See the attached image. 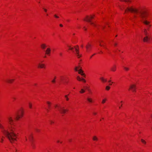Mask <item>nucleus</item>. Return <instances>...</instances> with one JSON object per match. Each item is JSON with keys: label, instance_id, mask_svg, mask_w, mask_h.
Segmentation results:
<instances>
[{"label": "nucleus", "instance_id": "nucleus-23", "mask_svg": "<svg viewBox=\"0 0 152 152\" xmlns=\"http://www.w3.org/2000/svg\"><path fill=\"white\" fill-rule=\"evenodd\" d=\"M144 33L147 36V30L146 29H145L144 31Z\"/></svg>", "mask_w": 152, "mask_h": 152}, {"label": "nucleus", "instance_id": "nucleus-25", "mask_svg": "<svg viewBox=\"0 0 152 152\" xmlns=\"http://www.w3.org/2000/svg\"><path fill=\"white\" fill-rule=\"evenodd\" d=\"M77 80L79 81H81L82 79H81V78L79 76H78L77 77Z\"/></svg>", "mask_w": 152, "mask_h": 152}, {"label": "nucleus", "instance_id": "nucleus-26", "mask_svg": "<svg viewBox=\"0 0 152 152\" xmlns=\"http://www.w3.org/2000/svg\"><path fill=\"white\" fill-rule=\"evenodd\" d=\"M110 88V87L108 86H107L106 87V89L107 90H109Z\"/></svg>", "mask_w": 152, "mask_h": 152}, {"label": "nucleus", "instance_id": "nucleus-4", "mask_svg": "<svg viewBox=\"0 0 152 152\" xmlns=\"http://www.w3.org/2000/svg\"><path fill=\"white\" fill-rule=\"evenodd\" d=\"M94 18V17L92 16H91L90 17L87 16L86 17V19H84V20L86 21L87 22H89L90 23V24L92 25L96 26V25L94 24L93 23L91 22V19H92Z\"/></svg>", "mask_w": 152, "mask_h": 152}, {"label": "nucleus", "instance_id": "nucleus-31", "mask_svg": "<svg viewBox=\"0 0 152 152\" xmlns=\"http://www.w3.org/2000/svg\"><path fill=\"white\" fill-rule=\"evenodd\" d=\"M47 103L48 104L49 107V108L50 106V102H47Z\"/></svg>", "mask_w": 152, "mask_h": 152}, {"label": "nucleus", "instance_id": "nucleus-41", "mask_svg": "<svg viewBox=\"0 0 152 152\" xmlns=\"http://www.w3.org/2000/svg\"><path fill=\"white\" fill-rule=\"evenodd\" d=\"M117 45V44L116 43H115L114 44V45L115 46H116Z\"/></svg>", "mask_w": 152, "mask_h": 152}, {"label": "nucleus", "instance_id": "nucleus-52", "mask_svg": "<svg viewBox=\"0 0 152 152\" xmlns=\"http://www.w3.org/2000/svg\"><path fill=\"white\" fill-rule=\"evenodd\" d=\"M68 98L67 97V100H68Z\"/></svg>", "mask_w": 152, "mask_h": 152}, {"label": "nucleus", "instance_id": "nucleus-42", "mask_svg": "<svg viewBox=\"0 0 152 152\" xmlns=\"http://www.w3.org/2000/svg\"><path fill=\"white\" fill-rule=\"evenodd\" d=\"M122 106V104H121V105H120V106L119 107V108L120 109L121 108V107Z\"/></svg>", "mask_w": 152, "mask_h": 152}, {"label": "nucleus", "instance_id": "nucleus-36", "mask_svg": "<svg viewBox=\"0 0 152 152\" xmlns=\"http://www.w3.org/2000/svg\"><path fill=\"white\" fill-rule=\"evenodd\" d=\"M54 17H56V18H59V17L58 16H57L56 15H54Z\"/></svg>", "mask_w": 152, "mask_h": 152}, {"label": "nucleus", "instance_id": "nucleus-44", "mask_svg": "<svg viewBox=\"0 0 152 152\" xmlns=\"http://www.w3.org/2000/svg\"><path fill=\"white\" fill-rule=\"evenodd\" d=\"M84 28V30H86V28H85V27H84V28Z\"/></svg>", "mask_w": 152, "mask_h": 152}, {"label": "nucleus", "instance_id": "nucleus-48", "mask_svg": "<svg viewBox=\"0 0 152 152\" xmlns=\"http://www.w3.org/2000/svg\"><path fill=\"white\" fill-rule=\"evenodd\" d=\"M13 99H15V98H14H14H13Z\"/></svg>", "mask_w": 152, "mask_h": 152}, {"label": "nucleus", "instance_id": "nucleus-55", "mask_svg": "<svg viewBox=\"0 0 152 152\" xmlns=\"http://www.w3.org/2000/svg\"><path fill=\"white\" fill-rule=\"evenodd\" d=\"M95 55V54H93V55H92V56H93V55Z\"/></svg>", "mask_w": 152, "mask_h": 152}, {"label": "nucleus", "instance_id": "nucleus-17", "mask_svg": "<svg viewBox=\"0 0 152 152\" xmlns=\"http://www.w3.org/2000/svg\"><path fill=\"white\" fill-rule=\"evenodd\" d=\"M93 139L94 141H97L98 140V138L96 136H94L93 137Z\"/></svg>", "mask_w": 152, "mask_h": 152}, {"label": "nucleus", "instance_id": "nucleus-3", "mask_svg": "<svg viewBox=\"0 0 152 152\" xmlns=\"http://www.w3.org/2000/svg\"><path fill=\"white\" fill-rule=\"evenodd\" d=\"M23 111L22 110H20L15 115V118L17 120H18L20 118H21L23 115Z\"/></svg>", "mask_w": 152, "mask_h": 152}, {"label": "nucleus", "instance_id": "nucleus-56", "mask_svg": "<svg viewBox=\"0 0 152 152\" xmlns=\"http://www.w3.org/2000/svg\"><path fill=\"white\" fill-rule=\"evenodd\" d=\"M95 55V54H93V55H92V56H93V55Z\"/></svg>", "mask_w": 152, "mask_h": 152}, {"label": "nucleus", "instance_id": "nucleus-51", "mask_svg": "<svg viewBox=\"0 0 152 152\" xmlns=\"http://www.w3.org/2000/svg\"><path fill=\"white\" fill-rule=\"evenodd\" d=\"M85 88H86V89H87V87H86Z\"/></svg>", "mask_w": 152, "mask_h": 152}, {"label": "nucleus", "instance_id": "nucleus-24", "mask_svg": "<svg viewBox=\"0 0 152 152\" xmlns=\"http://www.w3.org/2000/svg\"><path fill=\"white\" fill-rule=\"evenodd\" d=\"M56 77H54V79H53V80H52L51 82H52V83H55V82H56L55 79H56Z\"/></svg>", "mask_w": 152, "mask_h": 152}, {"label": "nucleus", "instance_id": "nucleus-46", "mask_svg": "<svg viewBox=\"0 0 152 152\" xmlns=\"http://www.w3.org/2000/svg\"><path fill=\"white\" fill-rule=\"evenodd\" d=\"M57 142H59V140H58V141H57Z\"/></svg>", "mask_w": 152, "mask_h": 152}, {"label": "nucleus", "instance_id": "nucleus-10", "mask_svg": "<svg viewBox=\"0 0 152 152\" xmlns=\"http://www.w3.org/2000/svg\"><path fill=\"white\" fill-rule=\"evenodd\" d=\"M59 111H60L61 114L62 115V116H63L64 114L66 112V111L65 110L61 108L59 110Z\"/></svg>", "mask_w": 152, "mask_h": 152}, {"label": "nucleus", "instance_id": "nucleus-19", "mask_svg": "<svg viewBox=\"0 0 152 152\" xmlns=\"http://www.w3.org/2000/svg\"><path fill=\"white\" fill-rule=\"evenodd\" d=\"M87 100L90 102H92V100L91 98H88L87 99Z\"/></svg>", "mask_w": 152, "mask_h": 152}, {"label": "nucleus", "instance_id": "nucleus-38", "mask_svg": "<svg viewBox=\"0 0 152 152\" xmlns=\"http://www.w3.org/2000/svg\"><path fill=\"white\" fill-rule=\"evenodd\" d=\"M59 26H60V27H62L63 26V25H62V24H60Z\"/></svg>", "mask_w": 152, "mask_h": 152}, {"label": "nucleus", "instance_id": "nucleus-20", "mask_svg": "<svg viewBox=\"0 0 152 152\" xmlns=\"http://www.w3.org/2000/svg\"><path fill=\"white\" fill-rule=\"evenodd\" d=\"M85 91L83 89H81V91H80V92L81 93H84Z\"/></svg>", "mask_w": 152, "mask_h": 152}, {"label": "nucleus", "instance_id": "nucleus-49", "mask_svg": "<svg viewBox=\"0 0 152 152\" xmlns=\"http://www.w3.org/2000/svg\"><path fill=\"white\" fill-rule=\"evenodd\" d=\"M26 140H27V138H26Z\"/></svg>", "mask_w": 152, "mask_h": 152}, {"label": "nucleus", "instance_id": "nucleus-1", "mask_svg": "<svg viewBox=\"0 0 152 152\" xmlns=\"http://www.w3.org/2000/svg\"><path fill=\"white\" fill-rule=\"evenodd\" d=\"M7 118V123L4 124V126L0 123V129L4 135L12 143L16 140L17 136L15 133L16 129L12 117L8 116Z\"/></svg>", "mask_w": 152, "mask_h": 152}, {"label": "nucleus", "instance_id": "nucleus-57", "mask_svg": "<svg viewBox=\"0 0 152 152\" xmlns=\"http://www.w3.org/2000/svg\"><path fill=\"white\" fill-rule=\"evenodd\" d=\"M65 96L66 97V96Z\"/></svg>", "mask_w": 152, "mask_h": 152}, {"label": "nucleus", "instance_id": "nucleus-29", "mask_svg": "<svg viewBox=\"0 0 152 152\" xmlns=\"http://www.w3.org/2000/svg\"><path fill=\"white\" fill-rule=\"evenodd\" d=\"M106 99H103L102 101V104H104L105 102L106 101Z\"/></svg>", "mask_w": 152, "mask_h": 152}, {"label": "nucleus", "instance_id": "nucleus-11", "mask_svg": "<svg viewBox=\"0 0 152 152\" xmlns=\"http://www.w3.org/2000/svg\"><path fill=\"white\" fill-rule=\"evenodd\" d=\"M91 47V45L89 43H88V44L86 46V48L87 51L89 50L90 49Z\"/></svg>", "mask_w": 152, "mask_h": 152}, {"label": "nucleus", "instance_id": "nucleus-15", "mask_svg": "<svg viewBox=\"0 0 152 152\" xmlns=\"http://www.w3.org/2000/svg\"><path fill=\"white\" fill-rule=\"evenodd\" d=\"M116 66H114L112 67L111 68V70L112 71L114 72L116 70Z\"/></svg>", "mask_w": 152, "mask_h": 152}, {"label": "nucleus", "instance_id": "nucleus-28", "mask_svg": "<svg viewBox=\"0 0 152 152\" xmlns=\"http://www.w3.org/2000/svg\"><path fill=\"white\" fill-rule=\"evenodd\" d=\"M67 47H69V50H72L73 49V48H71V47H70V46H68L67 45Z\"/></svg>", "mask_w": 152, "mask_h": 152}, {"label": "nucleus", "instance_id": "nucleus-13", "mask_svg": "<svg viewBox=\"0 0 152 152\" xmlns=\"http://www.w3.org/2000/svg\"><path fill=\"white\" fill-rule=\"evenodd\" d=\"M100 80L103 83L106 82H107V80L106 79H105L103 77H101L100 78Z\"/></svg>", "mask_w": 152, "mask_h": 152}, {"label": "nucleus", "instance_id": "nucleus-50", "mask_svg": "<svg viewBox=\"0 0 152 152\" xmlns=\"http://www.w3.org/2000/svg\"><path fill=\"white\" fill-rule=\"evenodd\" d=\"M122 102H123V101H121V103H122Z\"/></svg>", "mask_w": 152, "mask_h": 152}, {"label": "nucleus", "instance_id": "nucleus-35", "mask_svg": "<svg viewBox=\"0 0 152 152\" xmlns=\"http://www.w3.org/2000/svg\"><path fill=\"white\" fill-rule=\"evenodd\" d=\"M43 10H44V11L45 12H46L47 11V10L46 9H45L44 8H43Z\"/></svg>", "mask_w": 152, "mask_h": 152}, {"label": "nucleus", "instance_id": "nucleus-8", "mask_svg": "<svg viewBox=\"0 0 152 152\" xmlns=\"http://www.w3.org/2000/svg\"><path fill=\"white\" fill-rule=\"evenodd\" d=\"M38 67L40 68H45V66L44 64L39 63L38 64Z\"/></svg>", "mask_w": 152, "mask_h": 152}, {"label": "nucleus", "instance_id": "nucleus-32", "mask_svg": "<svg viewBox=\"0 0 152 152\" xmlns=\"http://www.w3.org/2000/svg\"><path fill=\"white\" fill-rule=\"evenodd\" d=\"M49 121H50V124H53L54 123V122L53 121H52V120H50Z\"/></svg>", "mask_w": 152, "mask_h": 152}, {"label": "nucleus", "instance_id": "nucleus-12", "mask_svg": "<svg viewBox=\"0 0 152 152\" xmlns=\"http://www.w3.org/2000/svg\"><path fill=\"white\" fill-rule=\"evenodd\" d=\"M149 39V38H148V36H146L145 37L143 38V40L144 42H147L148 41V40Z\"/></svg>", "mask_w": 152, "mask_h": 152}, {"label": "nucleus", "instance_id": "nucleus-45", "mask_svg": "<svg viewBox=\"0 0 152 152\" xmlns=\"http://www.w3.org/2000/svg\"><path fill=\"white\" fill-rule=\"evenodd\" d=\"M81 47L82 48H83V45H81Z\"/></svg>", "mask_w": 152, "mask_h": 152}, {"label": "nucleus", "instance_id": "nucleus-18", "mask_svg": "<svg viewBox=\"0 0 152 152\" xmlns=\"http://www.w3.org/2000/svg\"><path fill=\"white\" fill-rule=\"evenodd\" d=\"M41 48L43 49H45L46 47V45L45 44H42L41 45Z\"/></svg>", "mask_w": 152, "mask_h": 152}, {"label": "nucleus", "instance_id": "nucleus-30", "mask_svg": "<svg viewBox=\"0 0 152 152\" xmlns=\"http://www.w3.org/2000/svg\"><path fill=\"white\" fill-rule=\"evenodd\" d=\"M32 104L31 103H29V107H30V108H31L32 107Z\"/></svg>", "mask_w": 152, "mask_h": 152}, {"label": "nucleus", "instance_id": "nucleus-34", "mask_svg": "<svg viewBox=\"0 0 152 152\" xmlns=\"http://www.w3.org/2000/svg\"><path fill=\"white\" fill-rule=\"evenodd\" d=\"M99 45H100V46L103 47H104V48H106V49H107L106 47H104V45H101V44H100Z\"/></svg>", "mask_w": 152, "mask_h": 152}, {"label": "nucleus", "instance_id": "nucleus-39", "mask_svg": "<svg viewBox=\"0 0 152 152\" xmlns=\"http://www.w3.org/2000/svg\"><path fill=\"white\" fill-rule=\"evenodd\" d=\"M93 114H94L95 115H96V113H95V112H94L93 113Z\"/></svg>", "mask_w": 152, "mask_h": 152}, {"label": "nucleus", "instance_id": "nucleus-33", "mask_svg": "<svg viewBox=\"0 0 152 152\" xmlns=\"http://www.w3.org/2000/svg\"><path fill=\"white\" fill-rule=\"evenodd\" d=\"M124 1L126 2H130L131 1L130 0H124Z\"/></svg>", "mask_w": 152, "mask_h": 152}, {"label": "nucleus", "instance_id": "nucleus-47", "mask_svg": "<svg viewBox=\"0 0 152 152\" xmlns=\"http://www.w3.org/2000/svg\"><path fill=\"white\" fill-rule=\"evenodd\" d=\"M111 82V80H109V81H108V82Z\"/></svg>", "mask_w": 152, "mask_h": 152}, {"label": "nucleus", "instance_id": "nucleus-21", "mask_svg": "<svg viewBox=\"0 0 152 152\" xmlns=\"http://www.w3.org/2000/svg\"><path fill=\"white\" fill-rule=\"evenodd\" d=\"M32 138H33V137H32V136H31V135H29V139L30 141L31 142L32 141Z\"/></svg>", "mask_w": 152, "mask_h": 152}, {"label": "nucleus", "instance_id": "nucleus-16", "mask_svg": "<svg viewBox=\"0 0 152 152\" xmlns=\"http://www.w3.org/2000/svg\"><path fill=\"white\" fill-rule=\"evenodd\" d=\"M143 23L146 25H148L150 22L147 20H144L142 21Z\"/></svg>", "mask_w": 152, "mask_h": 152}, {"label": "nucleus", "instance_id": "nucleus-5", "mask_svg": "<svg viewBox=\"0 0 152 152\" xmlns=\"http://www.w3.org/2000/svg\"><path fill=\"white\" fill-rule=\"evenodd\" d=\"M75 70L76 71H78V73L84 76L85 75L83 73V71L80 69V67H76Z\"/></svg>", "mask_w": 152, "mask_h": 152}, {"label": "nucleus", "instance_id": "nucleus-54", "mask_svg": "<svg viewBox=\"0 0 152 152\" xmlns=\"http://www.w3.org/2000/svg\"><path fill=\"white\" fill-rule=\"evenodd\" d=\"M102 28H104V27H102Z\"/></svg>", "mask_w": 152, "mask_h": 152}, {"label": "nucleus", "instance_id": "nucleus-2", "mask_svg": "<svg viewBox=\"0 0 152 152\" xmlns=\"http://www.w3.org/2000/svg\"><path fill=\"white\" fill-rule=\"evenodd\" d=\"M127 11L134 13L139 12L140 14V17L142 18H145L146 17L147 15L146 12L145 11L142 10L138 11L137 9H134L132 7H127L126 9L125 10V12Z\"/></svg>", "mask_w": 152, "mask_h": 152}, {"label": "nucleus", "instance_id": "nucleus-58", "mask_svg": "<svg viewBox=\"0 0 152 152\" xmlns=\"http://www.w3.org/2000/svg\"><path fill=\"white\" fill-rule=\"evenodd\" d=\"M93 56H91V58Z\"/></svg>", "mask_w": 152, "mask_h": 152}, {"label": "nucleus", "instance_id": "nucleus-37", "mask_svg": "<svg viewBox=\"0 0 152 152\" xmlns=\"http://www.w3.org/2000/svg\"><path fill=\"white\" fill-rule=\"evenodd\" d=\"M82 80H83L84 82H85L86 81L84 79H82Z\"/></svg>", "mask_w": 152, "mask_h": 152}, {"label": "nucleus", "instance_id": "nucleus-40", "mask_svg": "<svg viewBox=\"0 0 152 152\" xmlns=\"http://www.w3.org/2000/svg\"><path fill=\"white\" fill-rule=\"evenodd\" d=\"M36 131L37 132H39V129H36Z\"/></svg>", "mask_w": 152, "mask_h": 152}, {"label": "nucleus", "instance_id": "nucleus-43", "mask_svg": "<svg viewBox=\"0 0 152 152\" xmlns=\"http://www.w3.org/2000/svg\"><path fill=\"white\" fill-rule=\"evenodd\" d=\"M3 141V139H2L1 140V142H2V141Z\"/></svg>", "mask_w": 152, "mask_h": 152}, {"label": "nucleus", "instance_id": "nucleus-7", "mask_svg": "<svg viewBox=\"0 0 152 152\" xmlns=\"http://www.w3.org/2000/svg\"><path fill=\"white\" fill-rule=\"evenodd\" d=\"M131 89L133 92L136 91V86L135 85H132L130 87L129 90Z\"/></svg>", "mask_w": 152, "mask_h": 152}, {"label": "nucleus", "instance_id": "nucleus-27", "mask_svg": "<svg viewBox=\"0 0 152 152\" xmlns=\"http://www.w3.org/2000/svg\"><path fill=\"white\" fill-rule=\"evenodd\" d=\"M124 68L126 71H128L129 69V68L126 67H124Z\"/></svg>", "mask_w": 152, "mask_h": 152}, {"label": "nucleus", "instance_id": "nucleus-9", "mask_svg": "<svg viewBox=\"0 0 152 152\" xmlns=\"http://www.w3.org/2000/svg\"><path fill=\"white\" fill-rule=\"evenodd\" d=\"M51 52V49H50L48 48L46 51H45V52L46 53V54L49 55Z\"/></svg>", "mask_w": 152, "mask_h": 152}, {"label": "nucleus", "instance_id": "nucleus-14", "mask_svg": "<svg viewBox=\"0 0 152 152\" xmlns=\"http://www.w3.org/2000/svg\"><path fill=\"white\" fill-rule=\"evenodd\" d=\"M14 80L13 79H8L7 80V81L9 83H11Z\"/></svg>", "mask_w": 152, "mask_h": 152}, {"label": "nucleus", "instance_id": "nucleus-53", "mask_svg": "<svg viewBox=\"0 0 152 152\" xmlns=\"http://www.w3.org/2000/svg\"><path fill=\"white\" fill-rule=\"evenodd\" d=\"M47 111H48L49 110H48V109H47Z\"/></svg>", "mask_w": 152, "mask_h": 152}, {"label": "nucleus", "instance_id": "nucleus-22", "mask_svg": "<svg viewBox=\"0 0 152 152\" xmlns=\"http://www.w3.org/2000/svg\"><path fill=\"white\" fill-rule=\"evenodd\" d=\"M141 142L143 144H146V141L142 139H141Z\"/></svg>", "mask_w": 152, "mask_h": 152}, {"label": "nucleus", "instance_id": "nucleus-6", "mask_svg": "<svg viewBox=\"0 0 152 152\" xmlns=\"http://www.w3.org/2000/svg\"><path fill=\"white\" fill-rule=\"evenodd\" d=\"M75 50L76 51V54L77 55V56L78 58H80L81 56L79 54V47L78 46H77L75 48Z\"/></svg>", "mask_w": 152, "mask_h": 152}]
</instances>
